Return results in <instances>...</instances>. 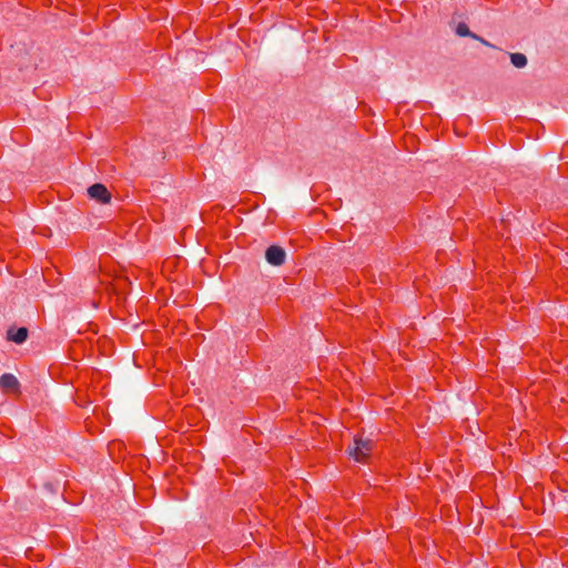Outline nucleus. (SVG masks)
<instances>
[{"instance_id":"nucleus-5","label":"nucleus","mask_w":568,"mask_h":568,"mask_svg":"<svg viewBox=\"0 0 568 568\" xmlns=\"http://www.w3.org/2000/svg\"><path fill=\"white\" fill-rule=\"evenodd\" d=\"M456 33L459 37H470L473 39H476V40L480 41L483 44H485L487 47H491V44L488 41H486L485 39L478 37L477 34L470 32L469 28L464 22H460V23L457 24Z\"/></svg>"},{"instance_id":"nucleus-7","label":"nucleus","mask_w":568,"mask_h":568,"mask_svg":"<svg viewBox=\"0 0 568 568\" xmlns=\"http://www.w3.org/2000/svg\"><path fill=\"white\" fill-rule=\"evenodd\" d=\"M510 60L516 68H524L527 64V58L523 53H511Z\"/></svg>"},{"instance_id":"nucleus-2","label":"nucleus","mask_w":568,"mask_h":568,"mask_svg":"<svg viewBox=\"0 0 568 568\" xmlns=\"http://www.w3.org/2000/svg\"><path fill=\"white\" fill-rule=\"evenodd\" d=\"M88 194L91 199L95 200L99 203L105 204L111 200V194L105 187V185L101 183H95L88 189Z\"/></svg>"},{"instance_id":"nucleus-6","label":"nucleus","mask_w":568,"mask_h":568,"mask_svg":"<svg viewBox=\"0 0 568 568\" xmlns=\"http://www.w3.org/2000/svg\"><path fill=\"white\" fill-rule=\"evenodd\" d=\"M28 337V329L26 327H20L17 331L10 328L8 331V339L12 341L17 344L23 343Z\"/></svg>"},{"instance_id":"nucleus-4","label":"nucleus","mask_w":568,"mask_h":568,"mask_svg":"<svg viewBox=\"0 0 568 568\" xmlns=\"http://www.w3.org/2000/svg\"><path fill=\"white\" fill-rule=\"evenodd\" d=\"M19 386H20L19 381L12 374L7 373L0 377V388L3 392H11V393L18 394Z\"/></svg>"},{"instance_id":"nucleus-3","label":"nucleus","mask_w":568,"mask_h":568,"mask_svg":"<svg viewBox=\"0 0 568 568\" xmlns=\"http://www.w3.org/2000/svg\"><path fill=\"white\" fill-rule=\"evenodd\" d=\"M285 256V251L278 245H271L265 252L266 261L274 266L284 264Z\"/></svg>"},{"instance_id":"nucleus-1","label":"nucleus","mask_w":568,"mask_h":568,"mask_svg":"<svg viewBox=\"0 0 568 568\" xmlns=\"http://www.w3.org/2000/svg\"><path fill=\"white\" fill-rule=\"evenodd\" d=\"M373 449V442L369 439L355 438L354 446L349 448V455L358 463H365Z\"/></svg>"}]
</instances>
